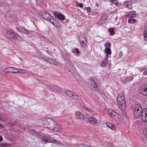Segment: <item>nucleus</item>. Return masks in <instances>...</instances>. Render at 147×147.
<instances>
[{
	"label": "nucleus",
	"instance_id": "1",
	"mask_svg": "<svg viewBox=\"0 0 147 147\" xmlns=\"http://www.w3.org/2000/svg\"><path fill=\"white\" fill-rule=\"evenodd\" d=\"M117 104L119 108L125 113L124 110L126 109V102L124 96L122 94H119L117 98Z\"/></svg>",
	"mask_w": 147,
	"mask_h": 147
},
{
	"label": "nucleus",
	"instance_id": "2",
	"mask_svg": "<svg viewBox=\"0 0 147 147\" xmlns=\"http://www.w3.org/2000/svg\"><path fill=\"white\" fill-rule=\"evenodd\" d=\"M42 121L44 126L51 130H52L55 124H56L55 121L50 118L44 119Z\"/></svg>",
	"mask_w": 147,
	"mask_h": 147
},
{
	"label": "nucleus",
	"instance_id": "3",
	"mask_svg": "<svg viewBox=\"0 0 147 147\" xmlns=\"http://www.w3.org/2000/svg\"><path fill=\"white\" fill-rule=\"evenodd\" d=\"M42 138L44 141L54 143L56 144H61L59 141L50 137L49 135L43 136L42 137Z\"/></svg>",
	"mask_w": 147,
	"mask_h": 147
},
{
	"label": "nucleus",
	"instance_id": "4",
	"mask_svg": "<svg viewBox=\"0 0 147 147\" xmlns=\"http://www.w3.org/2000/svg\"><path fill=\"white\" fill-rule=\"evenodd\" d=\"M143 110L141 106L139 104L136 105L135 106L134 111L135 116L137 118L140 117V115L142 113Z\"/></svg>",
	"mask_w": 147,
	"mask_h": 147
},
{
	"label": "nucleus",
	"instance_id": "5",
	"mask_svg": "<svg viewBox=\"0 0 147 147\" xmlns=\"http://www.w3.org/2000/svg\"><path fill=\"white\" fill-rule=\"evenodd\" d=\"M65 94L70 97L73 99L80 100L81 98L76 93L70 91L66 90L65 92Z\"/></svg>",
	"mask_w": 147,
	"mask_h": 147
},
{
	"label": "nucleus",
	"instance_id": "6",
	"mask_svg": "<svg viewBox=\"0 0 147 147\" xmlns=\"http://www.w3.org/2000/svg\"><path fill=\"white\" fill-rule=\"evenodd\" d=\"M88 83V85L94 91L97 90V88L96 82L93 79H89Z\"/></svg>",
	"mask_w": 147,
	"mask_h": 147
},
{
	"label": "nucleus",
	"instance_id": "7",
	"mask_svg": "<svg viewBox=\"0 0 147 147\" xmlns=\"http://www.w3.org/2000/svg\"><path fill=\"white\" fill-rule=\"evenodd\" d=\"M3 34L8 38L11 39H15L16 38V35L10 31L5 30L3 32Z\"/></svg>",
	"mask_w": 147,
	"mask_h": 147
},
{
	"label": "nucleus",
	"instance_id": "8",
	"mask_svg": "<svg viewBox=\"0 0 147 147\" xmlns=\"http://www.w3.org/2000/svg\"><path fill=\"white\" fill-rule=\"evenodd\" d=\"M140 117L144 122H147V109L144 108L143 109Z\"/></svg>",
	"mask_w": 147,
	"mask_h": 147
},
{
	"label": "nucleus",
	"instance_id": "9",
	"mask_svg": "<svg viewBox=\"0 0 147 147\" xmlns=\"http://www.w3.org/2000/svg\"><path fill=\"white\" fill-rule=\"evenodd\" d=\"M140 92L144 95H147V84H145L141 87Z\"/></svg>",
	"mask_w": 147,
	"mask_h": 147
},
{
	"label": "nucleus",
	"instance_id": "10",
	"mask_svg": "<svg viewBox=\"0 0 147 147\" xmlns=\"http://www.w3.org/2000/svg\"><path fill=\"white\" fill-rule=\"evenodd\" d=\"M54 15L56 18L61 21L64 20L65 18V16L61 14L59 12H55Z\"/></svg>",
	"mask_w": 147,
	"mask_h": 147
},
{
	"label": "nucleus",
	"instance_id": "11",
	"mask_svg": "<svg viewBox=\"0 0 147 147\" xmlns=\"http://www.w3.org/2000/svg\"><path fill=\"white\" fill-rule=\"evenodd\" d=\"M39 14L43 18L47 20H48L49 18L51 16L49 13L45 12H40Z\"/></svg>",
	"mask_w": 147,
	"mask_h": 147
},
{
	"label": "nucleus",
	"instance_id": "12",
	"mask_svg": "<svg viewBox=\"0 0 147 147\" xmlns=\"http://www.w3.org/2000/svg\"><path fill=\"white\" fill-rule=\"evenodd\" d=\"M111 116V117L113 118L117 121H120L121 119V117L118 114L115 113L114 112H110Z\"/></svg>",
	"mask_w": 147,
	"mask_h": 147
},
{
	"label": "nucleus",
	"instance_id": "13",
	"mask_svg": "<svg viewBox=\"0 0 147 147\" xmlns=\"http://www.w3.org/2000/svg\"><path fill=\"white\" fill-rule=\"evenodd\" d=\"M52 130L56 131H59L61 130L60 126L56 122V124L53 125Z\"/></svg>",
	"mask_w": 147,
	"mask_h": 147
},
{
	"label": "nucleus",
	"instance_id": "14",
	"mask_svg": "<svg viewBox=\"0 0 147 147\" xmlns=\"http://www.w3.org/2000/svg\"><path fill=\"white\" fill-rule=\"evenodd\" d=\"M87 122H89L91 124L96 123L97 122V120L94 117H92L88 119L87 120Z\"/></svg>",
	"mask_w": 147,
	"mask_h": 147
},
{
	"label": "nucleus",
	"instance_id": "15",
	"mask_svg": "<svg viewBox=\"0 0 147 147\" xmlns=\"http://www.w3.org/2000/svg\"><path fill=\"white\" fill-rule=\"evenodd\" d=\"M75 115L77 119L81 120H84V116L81 113L76 112L75 113Z\"/></svg>",
	"mask_w": 147,
	"mask_h": 147
},
{
	"label": "nucleus",
	"instance_id": "16",
	"mask_svg": "<svg viewBox=\"0 0 147 147\" xmlns=\"http://www.w3.org/2000/svg\"><path fill=\"white\" fill-rule=\"evenodd\" d=\"M124 5L125 6L128 8L132 9L133 7L132 6V2L131 1H127L125 2Z\"/></svg>",
	"mask_w": 147,
	"mask_h": 147
},
{
	"label": "nucleus",
	"instance_id": "17",
	"mask_svg": "<svg viewBox=\"0 0 147 147\" xmlns=\"http://www.w3.org/2000/svg\"><path fill=\"white\" fill-rule=\"evenodd\" d=\"M107 127L113 130H115L116 129L115 127L111 123H106Z\"/></svg>",
	"mask_w": 147,
	"mask_h": 147
},
{
	"label": "nucleus",
	"instance_id": "18",
	"mask_svg": "<svg viewBox=\"0 0 147 147\" xmlns=\"http://www.w3.org/2000/svg\"><path fill=\"white\" fill-rule=\"evenodd\" d=\"M128 17H129V19H133L136 16V14L135 13H133L132 12H130L127 15Z\"/></svg>",
	"mask_w": 147,
	"mask_h": 147
},
{
	"label": "nucleus",
	"instance_id": "19",
	"mask_svg": "<svg viewBox=\"0 0 147 147\" xmlns=\"http://www.w3.org/2000/svg\"><path fill=\"white\" fill-rule=\"evenodd\" d=\"M13 71V67H9L5 68L4 70V71L5 73H12Z\"/></svg>",
	"mask_w": 147,
	"mask_h": 147
},
{
	"label": "nucleus",
	"instance_id": "20",
	"mask_svg": "<svg viewBox=\"0 0 147 147\" xmlns=\"http://www.w3.org/2000/svg\"><path fill=\"white\" fill-rule=\"evenodd\" d=\"M48 21H49L53 25L54 24H55L56 23V19L55 18H51V17L50 16L49 18V19L48 20Z\"/></svg>",
	"mask_w": 147,
	"mask_h": 147
},
{
	"label": "nucleus",
	"instance_id": "21",
	"mask_svg": "<svg viewBox=\"0 0 147 147\" xmlns=\"http://www.w3.org/2000/svg\"><path fill=\"white\" fill-rule=\"evenodd\" d=\"M105 52L108 55H110L111 53V49L109 48H106L105 49Z\"/></svg>",
	"mask_w": 147,
	"mask_h": 147
},
{
	"label": "nucleus",
	"instance_id": "22",
	"mask_svg": "<svg viewBox=\"0 0 147 147\" xmlns=\"http://www.w3.org/2000/svg\"><path fill=\"white\" fill-rule=\"evenodd\" d=\"M0 120L1 121H5L7 120V118L3 115H0Z\"/></svg>",
	"mask_w": 147,
	"mask_h": 147
},
{
	"label": "nucleus",
	"instance_id": "23",
	"mask_svg": "<svg viewBox=\"0 0 147 147\" xmlns=\"http://www.w3.org/2000/svg\"><path fill=\"white\" fill-rule=\"evenodd\" d=\"M137 21V20L136 19H129L128 22L131 24H134Z\"/></svg>",
	"mask_w": 147,
	"mask_h": 147
},
{
	"label": "nucleus",
	"instance_id": "24",
	"mask_svg": "<svg viewBox=\"0 0 147 147\" xmlns=\"http://www.w3.org/2000/svg\"><path fill=\"white\" fill-rule=\"evenodd\" d=\"M109 31L111 35H113L115 34V32L114 31L113 29V28H109Z\"/></svg>",
	"mask_w": 147,
	"mask_h": 147
},
{
	"label": "nucleus",
	"instance_id": "25",
	"mask_svg": "<svg viewBox=\"0 0 147 147\" xmlns=\"http://www.w3.org/2000/svg\"><path fill=\"white\" fill-rule=\"evenodd\" d=\"M110 1L111 3L117 6L119 4V3L117 2V1L116 0H110Z\"/></svg>",
	"mask_w": 147,
	"mask_h": 147
},
{
	"label": "nucleus",
	"instance_id": "26",
	"mask_svg": "<svg viewBox=\"0 0 147 147\" xmlns=\"http://www.w3.org/2000/svg\"><path fill=\"white\" fill-rule=\"evenodd\" d=\"M142 72L143 75H147V68H145L142 69Z\"/></svg>",
	"mask_w": 147,
	"mask_h": 147
},
{
	"label": "nucleus",
	"instance_id": "27",
	"mask_svg": "<svg viewBox=\"0 0 147 147\" xmlns=\"http://www.w3.org/2000/svg\"><path fill=\"white\" fill-rule=\"evenodd\" d=\"M26 72V70L21 69H18V73H19L21 74H25Z\"/></svg>",
	"mask_w": 147,
	"mask_h": 147
},
{
	"label": "nucleus",
	"instance_id": "28",
	"mask_svg": "<svg viewBox=\"0 0 147 147\" xmlns=\"http://www.w3.org/2000/svg\"><path fill=\"white\" fill-rule=\"evenodd\" d=\"M18 69L16 68L13 67L12 73H18Z\"/></svg>",
	"mask_w": 147,
	"mask_h": 147
},
{
	"label": "nucleus",
	"instance_id": "29",
	"mask_svg": "<svg viewBox=\"0 0 147 147\" xmlns=\"http://www.w3.org/2000/svg\"><path fill=\"white\" fill-rule=\"evenodd\" d=\"M16 29L19 32H21L22 30V29H23L22 27L21 26H16Z\"/></svg>",
	"mask_w": 147,
	"mask_h": 147
},
{
	"label": "nucleus",
	"instance_id": "30",
	"mask_svg": "<svg viewBox=\"0 0 147 147\" xmlns=\"http://www.w3.org/2000/svg\"><path fill=\"white\" fill-rule=\"evenodd\" d=\"M105 46L107 48H109L111 47V45L110 43H108L105 44Z\"/></svg>",
	"mask_w": 147,
	"mask_h": 147
},
{
	"label": "nucleus",
	"instance_id": "31",
	"mask_svg": "<svg viewBox=\"0 0 147 147\" xmlns=\"http://www.w3.org/2000/svg\"><path fill=\"white\" fill-rule=\"evenodd\" d=\"M107 64V63H106L105 61H103L101 63L100 65L102 67H104Z\"/></svg>",
	"mask_w": 147,
	"mask_h": 147
},
{
	"label": "nucleus",
	"instance_id": "32",
	"mask_svg": "<svg viewBox=\"0 0 147 147\" xmlns=\"http://www.w3.org/2000/svg\"><path fill=\"white\" fill-rule=\"evenodd\" d=\"M22 32L23 33H25V34H27L28 33V31L26 30L25 29H22Z\"/></svg>",
	"mask_w": 147,
	"mask_h": 147
},
{
	"label": "nucleus",
	"instance_id": "33",
	"mask_svg": "<svg viewBox=\"0 0 147 147\" xmlns=\"http://www.w3.org/2000/svg\"><path fill=\"white\" fill-rule=\"evenodd\" d=\"M55 24H54L53 25L55 26H56L59 27L60 26V24L58 23L57 21H56V23Z\"/></svg>",
	"mask_w": 147,
	"mask_h": 147
},
{
	"label": "nucleus",
	"instance_id": "34",
	"mask_svg": "<svg viewBox=\"0 0 147 147\" xmlns=\"http://www.w3.org/2000/svg\"><path fill=\"white\" fill-rule=\"evenodd\" d=\"M77 146L78 147H84V145H83L82 144H77Z\"/></svg>",
	"mask_w": 147,
	"mask_h": 147
},
{
	"label": "nucleus",
	"instance_id": "35",
	"mask_svg": "<svg viewBox=\"0 0 147 147\" xmlns=\"http://www.w3.org/2000/svg\"><path fill=\"white\" fill-rule=\"evenodd\" d=\"M69 68L70 69H71V70H74V66H73V65L71 64L69 65Z\"/></svg>",
	"mask_w": 147,
	"mask_h": 147
},
{
	"label": "nucleus",
	"instance_id": "36",
	"mask_svg": "<svg viewBox=\"0 0 147 147\" xmlns=\"http://www.w3.org/2000/svg\"><path fill=\"white\" fill-rule=\"evenodd\" d=\"M80 43L84 47L85 45V44H84V41L82 40L81 41H80Z\"/></svg>",
	"mask_w": 147,
	"mask_h": 147
},
{
	"label": "nucleus",
	"instance_id": "37",
	"mask_svg": "<svg viewBox=\"0 0 147 147\" xmlns=\"http://www.w3.org/2000/svg\"><path fill=\"white\" fill-rule=\"evenodd\" d=\"M87 10V11L89 12L91 11V8L90 7H88L86 9Z\"/></svg>",
	"mask_w": 147,
	"mask_h": 147
},
{
	"label": "nucleus",
	"instance_id": "38",
	"mask_svg": "<svg viewBox=\"0 0 147 147\" xmlns=\"http://www.w3.org/2000/svg\"><path fill=\"white\" fill-rule=\"evenodd\" d=\"M144 35L145 40L147 41V33H144Z\"/></svg>",
	"mask_w": 147,
	"mask_h": 147
},
{
	"label": "nucleus",
	"instance_id": "39",
	"mask_svg": "<svg viewBox=\"0 0 147 147\" xmlns=\"http://www.w3.org/2000/svg\"><path fill=\"white\" fill-rule=\"evenodd\" d=\"M75 50L76 51V53L77 54H79L80 53L79 51V50L78 49L76 48L75 49Z\"/></svg>",
	"mask_w": 147,
	"mask_h": 147
},
{
	"label": "nucleus",
	"instance_id": "40",
	"mask_svg": "<svg viewBox=\"0 0 147 147\" xmlns=\"http://www.w3.org/2000/svg\"><path fill=\"white\" fill-rule=\"evenodd\" d=\"M144 134L145 135L146 137L147 138V130L144 131Z\"/></svg>",
	"mask_w": 147,
	"mask_h": 147
},
{
	"label": "nucleus",
	"instance_id": "41",
	"mask_svg": "<svg viewBox=\"0 0 147 147\" xmlns=\"http://www.w3.org/2000/svg\"><path fill=\"white\" fill-rule=\"evenodd\" d=\"M79 6L81 7V8H82L83 7V5H82V4L81 3H80L79 4Z\"/></svg>",
	"mask_w": 147,
	"mask_h": 147
},
{
	"label": "nucleus",
	"instance_id": "42",
	"mask_svg": "<svg viewBox=\"0 0 147 147\" xmlns=\"http://www.w3.org/2000/svg\"><path fill=\"white\" fill-rule=\"evenodd\" d=\"M3 140V139L1 136L0 135V142L2 141Z\"/></svg>",
	"mask_w": 147,
	"mask_h": 147
},
{
	"label": "nucleus",
	"instance_id": "43",
	"mask_svg": "<svg viewBox=\"0 0 147 147\" xmlns=\"http://www.w3.org/2000/svg\"><path fill=\"white\" fill-rule=\"evenodd\" d=\"M2 146H7V144H2Z\"/></svg>",
	"mask_w": 147,
	"mask_h": 147
},
{
	"label": "nucleus",
	"instance_id": "44",
	"mask_svg": "<svg viewBox=\"0 0 147 147\" xmlns=\"http://www.w3.org/2000/svg\"><path fill=\"white\" fill-rule=\"evenodd\" d=\"M108 61V58H106L104 61H105L106 63H107V61Z\"/></svg>",
	"mask_w": 147,
	"mask_h": 147
},
{
	"label": "nucleus",
	"instance_id": "45",
	"mask_svg": "<svg viewBox=\"0 0 147 147\" xmlns=\"http://www.w3.org/2000/svg\"><path fill=\"white\" fill-rule=\"evenodd\" d=\"M3 127V125L0 124V129L2 128Z\"/></svg>",
	"mask_w": 147,
	"mask_h": 147
},
{
	"label": "nucleus",
	"instance_id": "46",
	"mask_svg": "<svg viewBox=\"0 0 147 147\" xmlns=\"http://www.w3.org/2000/svg\"><path fill=\"white\" fill-rule=\"evenodd\" d=\"M108 55H106V58H108Z\"/></svg>",
	"mask_w": 147,
	"mask_h": 147
},
{
	"label": "nucleus",
	"instance_id": "47",
	"mask_svg": "<svg viewBox=\"0 0 147 147\" xmlns=\"http://www.w3.org/2000/svg\"><path fill=\"white\" fill-rule=\"evenodd\" d=\"M145 30L147 32V26L146 27V28Z\"/></svg>",
	"mask_w": 147,
	"mask_h": 147
},
{
	"label": "nucleus",
	"instance_id": "48",
	"mask_svg": "<svg viewBox=\"0 0 147 147\" xmlns=\"http://www.w3.org/2000/svg\"><path fill=\"white\" fill-rule=\"evenodd\" d=\"M69 21L68 20H66V22L67 23Z\"/></svg>",
	"mask_w": 147,
	"mask_h": 147
},
{
	"label": "nucleus",
	"instance_id": "49",
	"mask_svg": "<svg viewBox=\"0 0 147 147\" xmlns=\"http://www.w3.org/2000/svg\"><path fill=\"white\" fill-rule=\"evenodd\" d=\"M97 5V7H98V6L99 5H98V4H97V5Z\"/></svg>",
	"mask_w": 147,
	"mask_h": 147
},
{
	"label": "nucleus",
	"instance_id": "50",
	"mask_svg": "<svg viewBox=\"0 0 147 147\" xmlns=\"http://www.w3.org/2000/svg\"><path fill=\"white\" fill-rule=\"evenodd\" d=\"M68 71H69L70 72V71H71V70H69H69Z\"/></svg>",
	"mask_w": 147,
	"mask_h": 147
}]
</instances>
